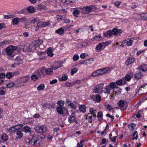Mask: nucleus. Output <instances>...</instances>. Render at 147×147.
<instances>
[{
	"instance_id": "nucleus-1",
	"label": "nucleus",
	"mask_w": 147,
	"mask_h": 147,
	"mask_svg": "<svg viewBox=\"0 0 147 147\" xmlns=\"http://www.w3.org/2000/svg\"><path fill=\"white\" fill-rule=\"evenodd\" d=\"M62 63L61 61H55V64L51 68L45 69V71L46 74L51 75L53 74V70H55L61 67Z\"/></svg>"
},
{
	"instance_id": "nucleus-2",
	"label": "nucleus",
	"mask_w": 147,
	"mask_h": 147,
	"mask_svg": "<svg viewBox=\"0 0 147 147\" xmlns=\"http://www.w3.org/2000/svg\"><path fill=\"white\" fill-rule=\"evenodd\" d=\"M121 33V30L117 29L116 28H114L112 31L108 30L106 32H104L103 36L104 37L111 36L113 34H116L118 33Z\"/></svg>"
},
{
	"instance_id": "nucleus-3",
	"label": "nucleus",
	"mask_w": 147,
	"mask_h": 147,
	"mask_svg": "<svg viewBox=\"0 0 147 147\" xmlns=\"http://www.w3.org/2000/svg\"><path fill=\"white\" fill-rule=\"evenodd\" d=\"M34 130L36 132L39 133H45L47 131V127L45 125H37L35 127Z\"/></svg>"
},
{
	"instance_id": "nucleus-4",
	"label": "nucleus",
	"mask_w": 147,
	"mask_h": 147,
	"mask_svg": "<svg viewBox=\"0 0 147 147\" xmlns=\"http://www.w3.org/2000/svg\"><path fill=\"white\" fill-rule=\"evenodd\" d=\"M39 139V137L37 135L34 136L32 137L31 140L29 141V143L31 145H38L39 144V142L38 141Z\"/></svg>"
},
{
	"instance_id": "nucleus-5",
	"label": "nucleus",
	"mask_w": 147,
	"mask_h": 147,
	"mask_svg": "<svg viewBox=\"0 0 147 147\" xmlns=\"http://www.w3.org/2000/svg\"><path fill=\"white\" fill-rule=\"evenodd\" d=\"M17 49V47L10 45L7 47L5 50L6 53L9 55H11L13 52Z\"/></svg>"
},
{
	"instance_id": "nucleus-6",
	"label": "nucleus",
	"mask_w": 147,
	"mask_h": 147,
	"mask_svg": "<svg viewBox=\"0 0 147 147\" xmlns=\"http://www.w3.org/2000/svg\"><path fill=\"white\" fill-rule=\"evenodd\" d=\"M142 91V92L140 93V94L141 95L147 93V84L144 85L140 86L138 89V92Z\"/></svg>"
},
{
	"instance_id": "nucleus-7",
	"label": "nucleus",
	"mask_w": 147,
	"mask_h": 147,
	"mask_svg": "<svg viewBox=\"0 0 147 147\" xmlns=\"http://www.w3.org/2000/svg\"><path fill=\"white\" fill-rule=\"evenodd\" d=\"M118 105L121 108V110L125 111L127 108V106L125 105L124 101L123 100H120L118 102Z\"/></svg>"
},
{
	"instance_id": "nucleus-8",
	"label": "nucleus",
	"mask_w": 147,
	"mask_h": 147,
	"mask_svg": "<svg viewBox=\"0 0 147 147\" xmlns=\"http://www.w3.org/2000/svg\"><path fill=\"white\" fill-rule=\"evenodd\" d=\"M49 24L48 22H38L37 26L36 27V30L38 29L39 27H45L48 25Z\"/></svg>"
},
{
	"instance_id": "nucleus-9",
	"label": "nucleus",
	"mask_w": 147,
	"mask_h": 147,
	"mask_svg": "<svg viewBox=\"0 0 147 147\" xmlns=\"http://www.w3.org/2000/svg\"><path fill=\"white\" fill-rule=\"evenodd\" d=\"M20 79L21 80L22 83L24 86V84L28 82V80H30V77L28 76H25L21 77Z\"/></svg>"
},
{
	"instance_id": "nucleus-10",
	"label": "nucleus",
	"mask_w": 147,
	"mask_h": 147,
	"mask_svg": "<svg viewBox=\"0 0 147 147\" xmlns=\"http://www.w3.org/2000/svg\"><path fill=\"white\" fill-rule=\"evenodd\" d=\"M134 60L135 59L134 57L132 56H130L127 58L125 62V63L126 65H128L132 63L134 61Z\"/></svg>"
},
{
	"instance_id": "nucleus-11",
	"label": "nucleus",
	"mask_w": 147,
	"mask_h": 147,
	"mask_svg": "<svg viewBox=\"0 0 147 147\" xmlns=\"http://www.w3.org/2000/svg\"><path fill=\"white\" fill-rule=\"evenodd\" d=\"M102 71V69H98L93 72L92 74V76H96L99 75H102L103 74Z\"/></svg>"
},
{
	"instance_id": "nucleus-12",
	"label": "nucleus",
	"mask_w": 147,
	"mask_h": 147,
	"mask_svg": "<svg viewBox=\"0 0 147 147\" xmlns=\"http://www.w3.org/2000/svg\"><path fill=\"white\" fill-rule=\"evenodd\" d=\"M76 118V117L74 115V113H72L68 118V122L71 123L74 122Z\"/></svg>"
},
{
	"instance_id": "nucleus-13",
	"label": "nucleus",
	"mask_w": 147,
	"mask_h": 147,
	"mask_svg": "<svg viewBox=\"0 0 147 147\" xmlns=\"http://www.w3.org/2000/svg\"><path fill=\"white\" fill-rule=\"evenodd\" d=\"M86 119H88V121L90 123H92L93 120H94L93 116L91 114L88 113L86 115Z\"/></svg>"
},
{
	"instance_id": "nucleus-14",
	"label": "nucleus",
	"mask_w": 147,
	"mask_h": 147,
	"mask_svg": "<svg viewBox=\"0 0 147 147\" xmlns=\"http://www.w3.org/2000/svg\"><path fill=\"white\" fill-rule=\"evenodd\" d=\"M132 42L133 40L130 38H127L123 42V43H126L128 46H131L132 45Z\"/></svg>"
},
{
	"instance_id": "nucleus-15",
	"label": "nucleus",
	"mask_w": 147,
	"mask_h": 147,
	"mask_svg": "<svg viewBox=\"0 0 147 147\" xmlns=\"http://www.w3.org/2000/svg\"><path fill=\"white\" fill-rule=\"evenodd\" d=\"M89 111L90 113H89V114H91V115H92L93 116V118H94V119H95V118L96 116V110L94 109L93 108H91L90 109Z\"/></svg>"
},
{
	"instance_id": "nucleus-16",
	"label": "nucleus",
	"mask_w": 147,
	"mask_h": 147,
	"mask_svg": "<svg viewBox=\"0 0 147 147\" xmlns=\"http://www.w3.org/2000/svg\"><path fill=\"white\" fill-rule=\"evenodd\" d=\"M15 64L17 65H19L22 63V59L21 58V56H19L17 57L15 59Z\"/></svg>"
},
{
	"instance_id": "nucleus-17",
	"label": "nucleus",
	"mask_w": 147,
	"mask_h": 147,
	"mask_svg": "<svg viewBox=\"0 0 147 147\" xmlns=\"http://www.w3.org/2000/svg\"><path fill=\"white\" fill-rule=\"evenodd\" d=\"M37 47L35 44L33 42L31 44L29 45L28 50L30 51H33L36 49Z\"/></svg>"
},
{
	"instance_id": "nucleus-18",
	"label": "nucleus",
	"mask_w": 147,
	"mask_h": 147,
	"mask_svg": "<svg viewBox=\"0 0 147 147\" xmlns=\"http://www.w3.org/2000/svg\"><path fill=\"white\" fill-rule=\"evenodd\" d=\"M138 69L142 72L146 71H147V65H142L138 67Z\"/></svg>"
},
{
	"instance_id": "nucleus-19",
	"label": "nucleus",
	"mask_w": 147,
	"mask_h": 147,
	"mask_svg": "<svg viewBox=\"0 0 147 147\" xmlns=\"http://www.w3.org/2000/svg\"><path fill=\"white\" fill-rule=\"evenodd\" d=\"M126 82L124 79H123L117 81L116 83V84L119 86H122V85L125 84Z\"/></svg>"
},
{
	"instance_id": "nucleus-20",
	"label": "nucleus",
	"mask_w": 147,
	"mask_h": 147,
	"mask_svg": "<svg viewBox=\"0 0 147 147\" xmlns=\"http://www.w3.org/2000/svg\"><path fill=\"white\" fill-rule=\"evenodd\" d=\"M17 136L16 138V140H17L20 139L23 136V134L20 131H18L16 132Z\"/></svg>"
},
{
	"instance_id": "nucleus-21",
	"label": "nucleus",
	"mask_w": 147,
	"mask_h": 147,
	"mask_svg": "<svg viewBox=\"0 0 147 147\" xmlns=\"http://www.w3.org/2000/svg\"><path fill=\"white\" fill-rule=\"evenodd\" d=\"M127 74L130 76L131 78L134 77L136 79H138L137 74H134L132 71H128Z\"/></svg>"
},
{
	"instance_id": "nucleus-22",
	"label": "nucleus",
	"mask_w": 147,
	"mask_h": 147,
	"mask_svg": "<svg viewBox=\"0 0 147 147\" xmlns=\"http://www.w3.org/2000/svg\"><path fill=\"white\" fill-rule=\"evenodd\" d=\"M67 79V77L65 74L62 75V76H59V80L60 81H65Z\"/></svg>"
},
{
	"instance_id": "nucleus-23",
	"label": "nucleus",
	"mask_w": 147,
	"mask_h": 147,
	"mask_svg": "<svg viewBox=\"0 0 147 147\" xmlns=\"http://www.w3.org/2000/svg\"><path fill=\"white\" fill-rule=\"evenodd\" d=\"M37 47H38L42 43V41L39 39L34 41L33 42Z\"/></svg>"
},
{
	"instance_id": "nucleus-24",
	"label": "nucleus",
	"mask_w": 147,
	"mask_h": 147,
	"mask_svg": "<svg viewBox=\"0 0 147 147\" xmlns=\"http://www.w3.org/2000/svg\"><path fill=\"white\" fill-rule=\"evenodd\" d=\"M102 116L103 114L102 112L99 111L98 112L97 117L99 121H101L103 120Z\"/></svg>"
},
{
	"instance_id": "nucleus-25",
	"label": "nucleus",
	"mask_w": 147,
	"mask_h": 147,
	"mask_svg": "<svg viewBox=\"0 0 147 147\" xmlns=\"http://www.w3.org/2000/svg\"><path fill=\"white\" fill-rule=\"evenodd\" d=\"M85 8V12L82 13L83 14H86L88 13L89 12L91 11V9L90 6H87L86 7H84Z\"/></svg>"
},
{
	"instance_id": "nucleus-26",
	"label": "nucleus",
	"mask_w": 147,
	"mask_h": 147,
	"mask_svg": "<svg viewBox=\"0 0 147 147\" xmlns=\"http://www.w3.org/2000/svg\"><path fill=\"white\" fill-rule=\"evenodd\" d=\"M17 85L16 83H15L12 82H10L7 84H6L7 88H10L14 86H16Z\"/></svg>"
},
{
	"instance_id": "nucleus-27",
	"label": "nucleus",
	"mask_w": 147,
	"mask_h": 147,
	"mask_svg": "<svg viewBox=\"0 0 147 147\" xmlns=\"http://www.w3.org/2000/svg\"><path fill=\"white\" fill-rule=\"evenodd\" d=\"M55 32L60 35H62L64 32V29L62 28H60L55 30Z\"/></svg>"
},
{
	"instance_id": "nucleus-28",
	"label": "nucleus",
	"mask_w": 147,
	"mask_h": 147,
	"mask_svg": "<svg viewBox=\"0 0 147 147\" xmlns=\"http://www.w3.org/2000/svg\"><path fill=\"white\" fill-rule=\"evenodd\" d=\"M79 109L81 112L84 113L86 112V107L84 105H82L79 107Z\"/></svg>"
},
{
	"instance_id": "nucleus-29",
	"label": "nucleus",
	"mask_w": 147,
	"mask_h": 147,
	"mask_svg": "<svg viewBox=\"0 0 147 147\" xmlns=\"http://www.w3.org/2000/svg\"><path fill=\"white\" fill-rule=\"evenodd\" d=\"M146 13H142L140 15V18L145 20H146Z\"/></svg>"
},
{
	"instance_id": "nucleus-30",
	"label": "nucleus",
	"mask_w": 147,
	"mask_h": 147,
	"mask_svg": "<svg viewBox=\"0 0 147 147\" xmlns=\"http://www.w3.org/2000/svg\"><path fill=\"white\" fill-rule=\"evenodd\" d=\"M136 126V125L135 124L131 123L128 125V127L129 129L131 130H132L134 129Z\"/></svg>"
},
{
	"instance_id": "nucleus-31",
	"label": "nucleus",
	"mask_w": 147,
	"mask_h": 147,
	"mask_svg": "<svg viewBox=\"0 0 147 147\" xmlns=\"http://www.w3.org/2000/svg\"><path fill=\"white\" fill-rule=\"evenodd\" d=\"M16 131L14 126H12L10 127L9 129H7V131L9 132L10 133H13Z\"/></svg>"
},
{
	"instance_id": "nucleus-32",
	"label": "nucleus",
	"mask_w": 147,
	"mask_h": 147,
	"mask_svg": "<svg viewBox=\"0 0 147 147\" xmlns=\"http://www.w3.org/2000/svg\"><path fill=\"white\" fill-rule=\"evenodd\" d=\"M47 53L48 56L50 57H52L53 55V54L52 53V50L51 48H49L48 49Z\"/></svg>"
},
{
	"instance_id": "nucleus-33",
	"label": "nucleus",
	"mask_w": 147,
	"mask_h": 147,
	"mask_svg": "<svg viewBox=\"0 0 147 147\" xmlns=\"http://www.w3.org/2000/svg\"><path fill=\"white\" fill-rule=\"evenodd\" d=\"M63 109V107H58L56 108L57 111L60 114H62Z\"/></svg>"
},
{
	"instance_id": "nucleus-34",
	"label": "nucleus",
	"mask_w": 147,
	"mask_h": 147,
	"mask_svg": "<svg viewBox=\"0 0 147 147\" xmlns=\"http://www.w3.org/2000/svg\"><path fill=\"white\" fill-rule=\"evenodd\" d=\"M45 87L44 84H42L38 86L37 88V90L38 91L43 90L44 89Z\"/></svg>"
},
{
	"instance_id": "nucleus-35",
	"label": "nucleus",
	"mask_w": 147,
	"mask_h": 147,
	"mask_svg": "<svg viewBox=\"0 0 147 147\" xmlns=\"http://www.w3.org/2000/svg\"><path fill=\"white\" fill-rule=\"evenodd\" d=\"M23 126V125L22 124H21L14 126L16 131L17 130L18 131Z\"/></svg>"
},
{
	"instance_id": "nucleus-36",
	"label": "nucleus",
	"mask_w": 147,
	"mask_h": 147,
	"mask_svg": "<svg viewBox=\"0 0 147 147\" xmlns=\"http://www.w3.org/2000/svg\"><path fill=\"white\" fill-rule=\"evenodd\" d=\"M105 90L104 92L106 94H109L110 93V89L109 88V87L108 86H106L105 88Z\"/></svg>"
},
{
	"instance_id": "nucleus-37",
	"label": "nucleus",
	"mask_w": 147,
	"mask_h": 147,
	"mask_svg": "<svg viewBox=\"0 0 147 147\" xmlns=\"http://www.w3.org/2000/svg\"><path fill=\"white\" fill-rule=\"evenodd\" d=\"M103 73V74L108 73L109 71H110L111 70V68L110 67H106L102 69Z\"/></svg>"
},
{
	"instance_id": "nucleus-38",
	"label": "nucleus",
	"mask_w": 147,
	"mask_h": 147,
	"mask_svg": "<svg viewBox=\"0 0 147 147\" xmlns=\"http://www.w3.org/2000/svg\"><path fill=\"white\" fill-rule=\"evenodd\" d=\"M1 138L3 141H6L8 140V136L6 134H3Z\"/></svg>"
},
{
	"instance_id": "nucleus-39",
	"label": "nucleus",
	"mask_w": 147,
	"mask_h": 147,
	"mask_svg": "<svg viewBox=\"0 0 147 147\" xmlns=\"http://www.w3.org/2000/svg\"><path fill=\"white\" fill-rule=\"evenodd\" d=\"M73 14L75 17H78L79 15L80 12L78 10L75 9L73 12Z\"/></svg>"
},
{
	"instance_id": "nucleus-40",
	"label": "nucleus",
	"mask_w": 147,
	"mask_h": 147,
	"mask_svg": "<svg viewBox=\"0 0 147 147\" xmlns=\"http://www.w3.org/2000/svg\"><path fill=\"white\" fill-rule=\"evenodd\" d=\"M25 132L26 133H29L30 132L31 129L27 126L24 127Z\"/></svg>"
},
{
	"instance_id": "nucleus-41",
	"label": "nucleus",
	"mask_w": 147,
	"mask_h": 147,
	"mask_svg": "<svg viewBox=\"0 0 147 147\" xmlns=\"http://www.w3.org/2000/svg\"><path fill=\"white\" fill-rule=\"evenodd\" d=\"M12 22L13 25H18L19 22L17 17L13 18L12 20Z\"/></svg>"
},
{
	"instance_id": "nucleus-42",
	"label": "nucleus",
	"mask_w": 147,
	"mask_h": 147,
	"mask_svg": "<svg viewBox=\"0 0 147 147\" xmlns=\"http://www.w3.org/2000/svg\"><path fill=\"white\" fill-rule=\"evenodd\" d=\"M102 37L101 36V35L99 34L98 35L95 36L93 38L96 40H100L102 39Z\"/></svg>"
},
{
	"instance_id": "nucleus-43",
	"label": "nucleus",
	"mask_w": 147,
	"mask_h": 147,
	"mask_svg": "<svg viewBox=\"0 0 147 147\" xmlns=\"http://www.w3.org/2000/svg\"><path fill=\"white\" fill-rule=\"evenodd\" d=\"M101 44H102V47L105 48L106 47L109 45L110 44V43L109 42L107 41L106 42H103L102 43H101Z\"/></svg>"
},
{
	"instance_id": "nucleus-44",
	"label": "nucleus",
	"mask_w": 147,
	"mask_h": 147,
	"mask_svg": "<svg viewBox=\"0 0 147 147\" xmlns=\"http://www.w3.org/2000/svg\"><path fill=\"white\" fill-rule=\"evenodd\" d=\"M65 103V102L63 100H59L57 101V104L59 106L62 107Z\"/></svg>"
},
{
	"instance_id": "nucleus-45",
	"label": "nucleus",
	"mask_w": 147,
	"mask_h": 147,
	"mask_svg": "<svg viewBox=\"0 0 147 147\" xmlns=\"http://www.w3.org/2000/svg\"><path fill=\"white\" fill-rule=\"evenodd\" d=\"M94 61V59L93 58H90L89 59H86V65L88 64H90L92 63L93 61Z\"/></svg>"
},
{
	"instance_id": "nucleus-46",
	"label": "nucleus",
	"mask_w": 147,
	"mask_h": 147,
	"mask_svg": "<svg viewBox=\"0 0 147 147\" xmlns=\"http://www.w3.org/2000/svg\"><path fill=\"white\" fill-rule=\"evenodd\" d=\"M137 133V131H135L134 133L133 134L132 136V139L133 140H136L137 139L138 137V135H137L136 134Z\"/></svg>"
},
{
	"instance_id": "nucleus-47",
	"label": "nucleus",
	"mask_w": 147,
	"mask_h": 147,
	"mask_svg": "<svg viewBox=\"0 0 147 147\" xmlns=\"http://www.w3.org/2000/svg\"><path fill=\"white\" fill-rule=\"evenodd\" d=\"M15 83H16L17 85L16 86L18 85V87L19 86L21 87L22 86H24L23 84L21 82V80L20 79L19 80H18L17 82H15Z\"/></svg>"
},
{
	"instance_id": "nucleus-48",
	"label": "nucleus",
	"mask_w": 147,
	"mask_h": 147,
	"mask_svg": "<svg viewBox=\"0 0 147 147\" xmlns=\"http://www.w3.org/2000/svg\"><path fill=\"white\" fill-rule=\"evenodd\" d=\"M27 10L30 13H33L34 11V8L30 6L27 8Z\"/></svg>"
},
{
	"instance_id": "nucleus-49",
	"label": "nucleus",
	"mask_w": 147,
	"mask_h": 147,
	"mask_svg": "<svg viewBox=\"0 0 147 147\" xmlns=\"http://www.w3.org/2000/svg\"><path fill=\"white\" fill-rule=\"evenodd\" d=\"M116 86V84L115 82H112L109 84V87L111 88L114 89L115 88Z\"/></svg>"
},
{
	"instance_id": "nucleus-50",
	"label": "nucleus",
	"mask_w": 147,
	"mask_h": 147,
	"mask_svg": "<svg viewBox=\"0 0 147 147\" xmlns=\"http://www.w3.org/2000/svg\"><path fill=\"white\" fill-rule=\"evenodd\" d=\"M78 70L76 68H74L72 69L71 70V75H73L74 74L76 73Z\"/></svg>"
},
{
	"instance_id": "nucleus-51",
	"label": "nucleus",
	"mask_w": 147,
	"mask_h": 147,
	"mask_svg": "<svg viewBox=\"0 0 147 147\" xmlns=\"http://www.w3.org/2000/svg\"><path fill=\"white\" fill-rule=\"evenodd\" d=\"M62 114L63 115L68 114V109L64 107H63Z\"/></svg>"
},
{
	"instance_id": "nucleus-52",
	"label": "nucleus",
	"mask_w": 147,
	"mask_h": 147,
	"mask_svg": "<svg viewBox=\"0 0 147 147\" xmlns=\"http://www.w3.org/2000/svg\"><path fill=\"white\" fill-rule=\"evenodd\" d=\"M5 76L8 79H10L13 77V76H12L11 72L7 73Z\"/></svg>"
},
{
	"instance_id": "nucleus-53",
	"label": "nucleus",
	"mask_w": 147,
	"mask_h": 147,
	"mask_svg": "<svg viewBox=\"0 0 147 147\" xmlns=\"http://www.w3.org/2000/svg\"><path fill=\"white\" fill-rule=\"evenodd\" d=\"M104 84H99V85L97 86L98 87L99 90L100 91H102L103 89V86L104 85Z\"/></svg>"
},
{
	"instance_id": "nucleus-54",
	"label": "nucleus",
	"mask_w": 147,
	"mask_h": 147,
	"mask_svg": "<svg viewBox=\"0 0 147 147\" xmlns=\"http://www.w3.org/2000/svg\"><path fill=\"white\" fill-rule=\"evenodd\" d=\"M39 20V18H34L31 21V23H33V24H34L36 22L38 23V22Z\"/></svg>"
},
{
	"instance_id": "nucleus-55",
	"label": "nucleus",
	"mask_w": 147,
	"mask_h": 147,
	"mask_svg": "<svg viewBox=\"0 0 147 147\" xmlns=\"http://www.w3.org/2000/svg\"><path fill=\"white\" fill-rule=\"evenodd\" d=\"M12 74V76L13 77L15 76H17L20 74V72L18 71H16L11 72Z\"/></svg>"
},
{
	"instance_id": "nucleus-56",
	"label": "nucleus",
	"mask_w": 147,
	"mask_h": 147,
	"mask_svg": "<svg viewBox=\"0 0 147 147\" xmlns=\"http://www.w3.org/2000/svg\"><path fill=\"white\" fill-rule=\"evenodd\" d=\"M102 47V44L101 43H100L96 46V50L100 51Z\"/></svg>"
},
{
	"instance_id": "nucleus-57",
	"label": "nucleus",
	"mask_w": 147,
	"mask_h": 147,
	"mask_svg": "<svg viewBox=\"0 0 147 147\" xmlns=\"http://www.w3.org/2000/svg\"><path fill=\"white\" fill-rule=\"evenodd\" d=\"M131 76L127 74V75H126L125 76V80L128 81H129L131 79Z\"/></svg>"
},
{
	"instance_id": "nucleus-58",
	"label": "nucleus",
	"mask_w": 147,
	"mask_h": 147,
	"mask_svg": "<svg viewBox=\"0 0 147 147\" xmlns=\"http://www.w3.org/2000/svg\"><path fill=\"white\" fill-rule=\"evenodd\" d=\"M105 107L109 111H111V109H113L112 107L108 104H106Z\"/></svg>"
},
{
	"instance_id": "nucleus-59",
	"label": "nucleus",
	"mask_w": 147,
	"mask_h": 147,
	"mask_svg": "<svg viewBox=\"0 0 147 147\" xmlns=\"http://www.w3.org/2000/svg\"><path fill=\"white\" fill-rule=\"evenodd\" d=\"M68 106H69L71 108L74 109H76L77 108L76 106L74 105L72 103H71L70 104H68Z\"/></svg>"
},
{
	"instance_id": "nucleus-60",
	"label": "nucleus",
	"mask_w": 147,
	"mask_h": 147,
	"mask_svg": "<svg viewBox=\"0 0 147 147\" xmlns=\"http://www.w3.org/2000/svg\"><path fill=\"white\" fill-rule=\"evenodd\" d=\"M65 85L67 87H72L74 85V84L69 82H66L65 83Z\"/></svg>"
},
{
	"instance_id": "nucleus-61",
	"label": "nucleus",
	"mask_w": 147,
	"mask_h": 147,
	"mask_svg": "<svg viewBox=\"0 0 147 147\" xmlns=\"http://www.w3.org/2000/svg\"><path fill=\"white\" fill-rule=\"evenodd\" d=\"M93 91L95 93H99V91H100L99 90L98 87L96 86L94 87Z\"/></svg>"
},
{
	"instance_id": "nucleus-62",
	"label": "nucleus",
	"mask_w": 147,
	"mask_h": 147,
	"mask_svg": "<svg viewBox=\"0 0 147 147\" xmlns=\"http://www.w3.org/2000/svg\"><path fill=\"white\" fill-rule=\"evenodd\" d=\"M31 79L34 81H36V80H37L38 77L36 75H32L31 77Z\"/></svg>"
},
{
	"instance_id": "nucleus-63",
	"label": "nucleus",
	"mask_w": 147,
	"mask_h": 147,
	"mask_svg": "<svg viewBox=\"0 0 147 147\" xmlns=\"http://www.w3.org/2000/svg\"><path fill=\"white\" fill-rule=\"evenodd\" d=\"M79 58V56L77 55H75L73 57V60L74 61H77Z\"/></svg>"
},
{
	"instance_id": "nucleus-64",
	"label": "nucleus",
	"mask_w": 147,
	"mask_h": 147,
	"mask_svg": "<svg viewBox=\"0 0 147 147\" xmlns=\"http://www.w3.org/2000/svg\"><path fill=\"white\" fill-rule=\"evenodd\" d=\"M87 54L86 53H83L80 55V57L82 59H84L87 56Z\"/></svg>"
}]
</instances>
